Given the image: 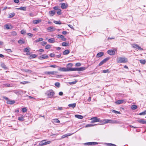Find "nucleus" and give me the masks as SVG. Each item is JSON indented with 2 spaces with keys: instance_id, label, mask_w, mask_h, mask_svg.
Segmentation results:
<instances>
[{
  "instance_id": "nucleus-1",
  "label": "nucleus",
  "mask_w": 146,
  "mask_h": 146,
  "mask_svg": "<svg viewBox=\"0 0 146 146\" xmlns=\"http://www.w3.org/2000/svg\"><path fill=\"white\" fill-rule=\"evenodd\" d=\"M117 62L118 63H125L128 62L127 58L123 57H119L117 59Z\"/></svg>"
},
{
  "instance_id": "nucleus-2",
  "label": "nucleus",
  "mask_w": 146,
  "mask_h": 146,
  "mask_svg": "<svg viewBox=\"0 0 146 146\" xmlns=\"http://www.w3.org/2000/svg\"><path fill=\"white\" fill-rule=\"evenodd\" d=\"M103 123H116V124L120 123L119 121H117L115 120H111L108 119H104Z\"/></svg>"
},
{
  "instance_id": "nucleus-3",
  "label": "nucleus",
  "mask_w": 146,
  "mask_h": 146,
  "mask_svg": "<svg viewBox=\"0 0 146 146\" xmlns=\"http://www.w3.org/2000/svg\"><path fill=\"white\" fill-rule=\"evenodd\" d=\"M54 92L52 90H48L45 93V94L50 98H52L53 96L54 95Z\"/></svg>"
},
{
  "instance_id": "nucleus-4",
  "label": "nucleus",
  "mask_w": 146,
  "mask_h": 146,
  "mask_svg": "<svg viewBox=\"0 0 146 146\" xmlns=\"http://www.w3.org/2000/svg\"><path fill=\"white\" fill-rule=\"evenodd\" d=\"M58 70L62 72H67L69 71H72V68H66L64 67H60L58 69Z\"/></svg>"
},
{
  "instance_id": "nucleus-5",
  "label": "nucleus",
  "mask_w": 146,
  "mask_h": 146,
  "mask_svg": "<svg viewBox=\"0 0 146 146\" xmlns=\"http://www.w3.org/2000/svg\"><path fill=\"white\" fill-rule=\"evenodd\" d=\"M46 140H44L41 141L39 143V145L40 146H42L50 144L51 142V141H47V142H46Z\"/></svg>"
},
{
  "instance_id": "nucleus-6",
  "label": "nucleus",
  "mask_w": 146,
  "mask_h": 146,
  "mask_svg": "<svg viewBox=\"0 0 146 146\" xmlns=\"http://www.w3.org/2000/svg\"><path fill=\"white\" fill-rule=\"evenodd\" d=\"M86 68L84 67H81L78 68H72V71H83L86 69Z\"/></svg>"
},
{
  "instance_id": "nucleus-7",
  "label": "nucleus",
  "mask_w": 146,
  "mask_h": 146,
  "mask_svg": "<svg viewBox=\"0 0 146 146\" xmlns=\"http://www.w3.org/2000/svg\"><path fill=\"white\" fill-rule=\"evenodd\" d=\"M58 73V72L56 71H50V72H48L46 71L44 72V73L45 74L47 75H54L56 74H57Z\"/></svg>"
},
{
  "instance_id": "nucleus-8",
  "label": "nucleus",
  "mask_w": 146,
  "mask_h": 146,
  "mask_svg": "<svg viewBox=\"0 0 146 146\" xmlns=\"http://www.w3.org/2000/svg\"><path fill=\"white\" fill-rule=\"evenodd\" d=\"M109 59L108 58H107L104 59L103 60L101 61L99 64L98 66H100L104 63H106Z\"/></svg>"
},
{
  "instance_id": "nucleus-9",
  "label": "nucleus",
  "mask_w": 146,
  "mask_h": 146,
  "mask_svg": "<svg viewBox=\"0 0 146 146\" xmlns=\"http://www.w3.org/2000/svg\"><path fill=\"white\" fill-rule=\"evenodd\" d=\"M126 101L125 100H117L115 101V103L116 104L119 105L121 104L124 102L125 103Z\"/></svg>"
},
{
  "instance_id": "nucleus-10",
  "label": "nucleus",
  "mask_w": 146,
  "mask_h": 146,
  "mask_svg": "<svg viewBox=\"0 0 146 146\" xmlns=\"http://www.w3.org/2000/svg\"><path fill=\"white\" fill-rule=\"evenodd\" d=\"M107 52L109 54L111 55H114L115 54V52L113 50H108Z\"/></svg>"
},
{
  "instance_id": "nucleus-11",
  "label": "nucleus",
  "mask_w": 146,
  "mask_h": 146,
  "mask_svg": "<svg viewBox=\"0 0 146 146\" xmlns=\"http://www.w3.org/2000/svg\"><path fill=\"white\" fill-rule=\"evenodd\" d=\"M137 121L140 123L146 124V121L144 120V119H139L137 120Z\"/></svg>"
},
{
  "instance_id": "nucleus-12",
  "label": "nucleus",
  "mask_w": 146,
  "mask_h": 146,
  "mask_svg": "<svg viewBox=\"0 0 146 146\" xmlns=\"http://www.w3.org/2000/svg\"><path fill=\"white\" fill-rule=\"evenodd\" d=\"M48 58V56L46 54H43L40 57V60H42L44 59L47 58Z\"/></svg>"
},
{
  "instance_id": "nucleus-13",
  "label": "nucleus",
  "mask_w": 146,
  "mask_h": 146,
  "mask_svg": "<svg viewBox=\"0 0 146 146\" xmlns=\"http://www.w3.org/2000/svg\"><path fill=\"white\" fill-rule=\"evenodd\" d=\"M98 118L96 117L92 118L90 120H92L91 122L94 123L98 122Z\"/></svg>"
},
{
  "instance_id": "nucleus-14",
  "label": "nucleus",
  "mask_w": 146,
  "mask_h": 146,
  "mask_svg": "<svg viewBox=\"0 0 146 146\" xmlns=\"http://www.w3.org/2000/svg\"><path fill=\"white\" fill-rule=\"evenodd\" d=\"M58 37H57L58 38H62V40L63 41H65L66 40V38L64 37V36H63L62 35H58Z\"/></svg>"
},
{
  "instance_id": "nucleus-15",
  "label": "nucleus",
  "mask_w": 146,
  "mask_h": 146,
  "mask_svg": "<svg viewBox=\"0 0 146 146\" xmlns=\"http://www.w3.org/2000/svg\"><path fill=\"white\" fill-rule=\"evenodd\" d=\"M67 4H66L65 3H62L61 4V7L62 9H66L67 8Z\"/></svg>"
},
{
  "instance_id": "nucleus-16",
  "label": "nucleus",
  "mask_w": 146,
  "mask_h": 146,
  "mask_svg": "<svg viewBox=\"0 0 146 146\" xmlns=\"http://www.w3.org/2000/svg\"><path fill=\"white\" fill-rule=\"evenodd\" d=\"M25 116L23 115H21V116L19 117V121H23L25 120L24 117Z\"/></svg>"
},
{
  "instance_id": "nucleus-17",
  "label": "nucleus",
  "mask_w": 146,
  "mask_h": 146,
  "mask_svg": "<svg viewBox=\"0 0 146 146\" xmlns=\"http://www.w3.org/2000/svg\"><path fill=\"white\" fill-rule=\"evenodd\" d=\"M74 133H72L71 134H70V133H67V134L64 135H63L61 137L62 138H64L66 137L70 136L71 135H72V134H73Z\"/></svg>"
},
{
  "instance_id": "nucleus-18",
  "label": "nucleus",
  "mask_w": 146,
  "mask_h": 146,
  "mask_svg": "<svg viewBox=\"0 0 146 146\" xmlns=\"http://www.w3.org/2000/svg\"><path fill=\"white\" fill-rule=\"evenodd\" d=\"M47 30L51 32L54 31L55 30V29L52 27H50L47 28Z\"/></svg>"
},
{
  "instance_id": "nucleus-19",
  "label": "nucleus",
  "mask_w": 146,
  "mask_h": 146,
  "mask_svg": "<svg viewBox=\"0 0 146 146\" xmlns=\"http://www.w3.org/2000/svg\"><path fill=\"white\" fill-rule=\"evenodd\" d=\"M41 19H39V20H34L33 21V24H37L40 22H41Z\"/></svg>"
},
{
  "instance_id": "nucleus-20",
  "label": "nucleus",
  "mask_w": 146,
  "mask_h": 146,
  "mask_svg": "<svg viewBox=\"0 0 146 146\" xmlns=\"http://www.w3.org/2000/svg\"><path fill=\"white\" fill-rule=\"evenodd\" d=\"M15 103V101L14 100L12 101L10 100H8L7 101V103L8 104H12Z\"/></svg>"
},
{
  "instance_id": "nucleus-21",
  "label": "nucleus",
  "mask_w": 146,
  "mask_h": 146,
  "mask_svg": "<svg viewBox=\"0 0 146 146\" xmlns=\"http://www.w3.org/2000/svg\"><path fill=\"white\" fill-rule=\"evenodd\" d=\"M48 41L50 43H54L55 42V39L54 38H50L48 40Z\"/></svg>"
},
{
  "instance_id": "nucleus-22",
  "label": "nucleus",
  "mask_w": 146,
  "mask_h": 146,
  "mask_svg": "<svg viewBox=\"0 0 146 146\" xmlns=\"http://www.w3.org/2000/svg\"><path fill=\"white\" fill-rule=\"evenodd\" d=\"M75 116L76 117L80 119H82L83 118V117L80 115H75Z\"/></svg>"
},
{
  "instance_id": "nucleus-23",
  "label": "nucleus",
  "mask_w": 146,
  "mask_h": 146,
  "mask_svg": "<svg viewBox=\"0 0 146 146\" xmlns=\"http://www.w3.org/2000/svg\"><path fill=\"white\" fill-rule=\"evenodd\" d=\"M104 55V53L102 52L98 53L97 55V57L98 58Z\"/></svg>"
},
{
  "instance_id": "nucleus-24",
  "label": "nucleus",
  "mask_w": 146,
  "mask_h": 146,
  "mask_svg": "<svg viewBox=\"0 0 146 146\" xmlns=\"http://www.w3.org/2000/svg\"><path fill=\"white\" fill-rule=\"evenodd\" d=\"M70 52V51L68 50H65L63 52V54L64 55H66L68 54Z\"/></svg>"
},
{
  "instance_id": "nucleus-25",
  "label": "nucleus",
  "mask_w": 146,
  "mask_h": 146,
  "mask_svg": "<svg viewBox=\"0 0 146 146\" xmlns=\"http://www.w3.org/2000/svg\"><path fill=\"white\" fill-rule=\"evenodd\" d=\"M49 13L51 16H53L55 13V12L54 11H49Z\"/></svg>"
},
{
  "instance_id": "nucleus-26",
  "label": "nucleus",
  "mask_w": 146,
  "mask_h": 146,
  "mask_svg": "<svg viewBox=\"0 0 146 146\" xmlns=\"http://www.w3.org/2000/svg\"><path fill=\"white\" fill-rule=\"evenodd\" d=\"M132 46L133 48H136V49H137L138 48L139 46L138 44H132Z\"/></svg>"
},
{
  "instance_id": "nucleus-27",
  "label": "nucleus",
  "mask_w": 146,
  "mask_h": 146,
  "mask_svg": "<svg viewBox=\"0 0 146 146\" xmlns=\"http://www.w3.org/2000/svg\"><path fill=\"white\" fill-rule=\"evenodd\" d=\"M30 48H26L24 49L23 51L24 52H29Z\"/></svg>"
},
{
  "instance_id": "nucleus-28",
  "label": "nucleus",
  "mask_w": 146,
  "mask_h": 146,
  "mask_svg": "<svg viewBox=\"0 0 146 146\" xmlns=\"http://www.w3.org/2000/svg\"><path fill=\"white\" fill-rule=\"evenodd\" d=\"M25 42V40L24 39H20L19 40V44H23Z\"/></svg>"
},
{
  "instance_id": "nucleus-29",
  "label": "nucleus",
  "mask_w": 146,
  "mask_h": 146,
  "mask_svg": "<svg viewBox=\"0 0 146 146\" xmlns=\"http://www.w3.org/2000/svg\"><path fill=\"white\" fill-rule=\"evenodd\" d=\"M76 106V104L75 103L69 104L68 105L69 107H72L73 108L75 107Z\"/></svg>"
},
{
  "instance_id": "nucleus-30",
  "label": "nucleus",
  "mask_w": 146,
  "mask_h": 146,
  "mask_svg": "<svg viewBox=\"0 0 146 146\" xmlns=\"http://www.w3.org/2000/svg\"><path fill=\"white\" fill-rule=\"evenodd\" d=\"M96 125V124H89L86 125V127H88L93 126Z\"/></svg>"
},
{
  "instance_id": "nucleus-31",
  "label": "nucleus",
  "mask_w": 146,
  "mask_h": 146,
  "mask_svg": "<svg viewBox=\"0 0 146 146\" xmlns=\"http://www.w3.org/2000/svg\"><path fill=\"white\" fill-rule=\"evenodd\" d=\"M62 45L63 46H69V44L66 42H63L62 43Z\"/></svg>"
},
{
  "instance_id": "nucleus-32",
  "label": "nucleus",
  "mask_w": 146,
  "mask_h": 146,
  "mask_svg": "<svg viewBox=\"0 0 146 146\" xmlns=\"http://www.w3.org/2000/svg\"><path fill=\"white\" fill-rule=\"evenodd\" d=\"M53 122L56 123H59L60 122V121L57 119H53Z\"/></svg>"
},
{
  "instance_id": "nucleus-33",
  "label": "nucleus",
  "mask_w": 146,
  "mask_h": 146,
  "mask_svg": "<svg viewBox=\"0 0 146 146\" xmlns=\"http://www.w3.org/2000/svg\"><path fill=\"white\" fill-rule=\"evenodd\" d=\"M1 66L3 68H4L5 70L7 69V68L6 67V66L4 64H1Z\"/></svg>"
},
{
  "instance_id": "nucleus-34",
  "label": "nucleus",
  "mask_w": 146,
  "mask_h": 146,
  "mask_svg": "<svg viewBox=\"0 0 146 146\" xmlns=\"http://www.w3.org/2000/svg\"><path fill=\"white\" fill-rule=\"evenodd\" d=\"M131 108L132 110H135L137 108V106L135 105H133L131 106Z\"/></svg>"
},
{
  "instance_id": "nucleus-35",
  "label": "nucleus",
  "mask_w": 146,
  "mask_h": 146,
  "mask_svg": "<svg viewBox=\"0 0 146 146\" xmlns=\"http://www.w3.org/2000/svg\"><path fill=\"white\" fill-rule=\"evenodd\" d=\"M27 109L26 108H22V111L23 113H25L27 112Z\"/></svg>"
},
{
  "instance_id": "nucleus-36",
  "label": "nucleus",
  "mask_w": 146,
  "mask_h": 146,
  "mask_svg": "<svg viewBox=\"0 0 146 146\" xmlns=\"http://www.w3.org/2000/svg\"><path fill=\"white\" fill-rule=\"evenodd\" d=\"M54 23L56 24H61V23L60 21H54Z\"/></svg>"
},
{
  "instance_id": "nucleus-37",
  "label": "nucleus",
  "mask_w": 146,
  "mask_h": 146,
  "mask_svg": "<svg viewBox=\"0 0 146 146\" xmlns=\"http://www.w3.org/2000/svg\"><path fill=\"white\" fill-rule=\"evenodd\" d=\"M140 62L143 64H144L145 63L146 61L144 60H140Z\"/></svg>"
},
{
  "instance_id": "nucleus-38",
  "label": "nucleus",
  "mask_w": 146,
  "mask_h": 146,
  "mask_svg": "<svg viewBox=\"0 0 146 146\" xmlns=\"http://www.w3.org/2000/svg\"><path fill=\"white\" fill-rule=\"evenodd\" d=\"M146 114V110H145L142 112L140 113L139 114L140 115H145Z\"/></svg>"
},
{
  "instance_id": "nucleus-39",
  "label": "nucleus",
  "mask_w": 146,
  "mask_h": 146,
  "mask_svg": "<svg viewBox=\"0 0 146 146\" xmlns=\"http://www.w3.org/2000/svg\"><path fill=\"white\" fill-rule=\"evenodd\" d=\"M15 15V13H12L9 15V18H11L13 17Z\"/></svg>"
},
{
  "instance_id": "nucleus-40",
  "label": "nucleus",
  "mask_w": 146,
  "mask_h": 146,
  "mask_svg": "<svg viewBox=\"0 0 146 146\" xmlns=\"http://www.w3.org/2000/svg\"><path fill=\"white\" fill-rule=\"evenodd\" d=\"M112 111L113 112V113H117V114H120L121 113L115 110H112Z\"/></svg>"
},
{
  "instance_id": "nucleus-41",
  "label": "nucleus",
  "mask_w": 146,
  "mask_h": 146,
  "mask_svg": "<svg viewBox=\"0 0 146 146\" xmlns=\"http://www.w3.org/2000/svg\"><path fill=\"white\" fill-rule=\"evenodd\" d=\"M26 9V7H23L19 8V9L23 10V11H25Z\"/></svg>"
},
{
  "instance_id": "nucleus-42",
  "label": "nucleus",
  "mask_w": 146,
  "mask_h": 146,
  "mask_svg": "<svg viewBox=\"0 0 146 146\" xmlns=\"http://www.w3.org/2000/svg\"><path fill=\"white\" fill-rule=\"evenodd\" d=\"M36 55L35 54H33L30 56V57L31 58H34L36 57Z\"/></svg>"
},
{
  "instance_id": "nucleus-43",
  "label": "nucleus",
  "mask_w": 146,
  "mask_h": 146,
  "mask_svg": "<svg viewBox=\"0 0 146 146\" xmlns=\"http://www.w3.org/2000/svg\"><path fill=\"white\" fill-rule=\"evenodd\" d=\"M55 85L58 88L60 87V84L59 82H57L55 84Z\"/></svg>"
},
{
  "instance_id": "nucleus-44",
  "label": "nucleus",
  "mask_w": 146,
  "mask_h": 146,
  "mask_svg": "<svg viewBox=\"0 0 146 146\" xmlns=\"http://www.w3.org/2000/svg\"><path fill=\"white\" fill-rule=\"evenodd\" d=\"M110 72L109 69L104 70H103V72L104 73H110Z\"/></svg>"
},
{
  "instance_id": "nucleus-45",
  "label": "nucleus",
  "mask_w": 146,
  "mask_h": 146,
  "mask_svg": "<svg viewBox=\"0 0 146 146\" xmlns=\"http://www.w3.org/2000/svg\"><path fill=\"white\" fill-rule=\"evenodd\" d=\"M61 9H58L57 12V14L58 15H61Z\"/></svg>"
},
{
  "instance_id": "nucleus-46",
  "label": "nucleus",
  "mask_w": 146,
  "mask_h": 146,
  "mask_svg": "<svg viewBox=\"0 0 146 146\" xmlns=\"http://www.w3.org/2000/svg\"><path fill=\"white\" fill-rule=\"evenodd\" d=\"M43 40V38H38L37 40H35V41H36V42L41 41H42Z\"/></svg>"
},
{
  "instance_id": "nucleus-47",
  "label": "nucleus",
  "mask_w": 146,
  "mask_h": 146,
  "mask_svg": "<svg viewBox=\"0 0 146 146\" xmlns=\"http://www.w3.org/2000/svg\"><path fill=\"white\" fill-rule=\"evenodd\" d=\"M5 51H7L9 53L11 52H12V51L11 50V49H5Z\"/></svg>"
},
{
  "instance_id": "nucleus-48",
  "label": "nucleus",
  "mask_w": 146,
  "mask_h": 146,
  "mask_svg": "<svg viewBox=\"0 0 146 146\" xmlns=\"http://www.w3.org/2000/svg\"><path fill=\"white\" fill-rule=\"evenodd\" d=\"M85 144L86 145H92V142L86 143H85Z\"/></svg>"
},
{
  "instance_id": "nucleus-49",
  "label": "nucleus",
  "mask_w": 146,
  "mask_h": 146,
  "mask_svg": "<svg viewBox=\"0 0 146 146\" xmlns=\"http://www.w3.org/2000/svg\"><path fill=\"white\" fill-rule=\"evenodd\" d=\"M10 26H9L8 25H5V27L7 29H10Z\"/></svg>"
},
{
  "instance_id": "nucleus-50",
  "label": "nucleus",
  "mask_w": 146,
  "mask_h": 146,
  "mask_svg": "<svg viewBox=\"0 0 146 146\" xmlns=\"http://www.w3.org/2000/svg\"><path fill=\"white\" fill-rule=\"evenodd\" d=\"M104 120H101V119H99L98 118V122H101V123H102L103 124H104L103 123H104Z\"/></svg>"
},
{
  "instance_id": "nucleus-51",
  "label": "nucleus",
  "mask_w": 146,
  "mask_h": 146,
  "mask_svg": "<svg viewBox=\"0 0 146 146\" xmlns=\"http://www.w3.org/2000/svg\"><path fill=\"white\" fill-rule=\"evenodd\" d=\"M107 145L109 146H116L115 145L111 143H108Z\"/></svg>"
},
{
  "instance_id": "nucleus-52",
  "label": "nucleus",
  "mask_w": 146,
  "mask_h": 146,
  "mask_svg": "<svg viewBox=\"0 0 146 146\" xmlns=\"http://www.w3.org/2000/svg\"><path fill=\"white\" fill-rule=\"evenodd\" d=\"M77 82L76 81H74L72 82H69V84H70V85L72 84H76Z\"/></svg>"
},
{
  "instance_id": "nucleus-53",
  "label": "nucleus",
  "mask_w": 146,
  "mask_h": 146,
  "mask_svg": "<svg viewBox=\"0 0 146 146\" xmlns=\"http://www.w3.org/2000/svg\"><path fill=\"white\" fill-rule=\"evenodd\" d=\"M25 71L26 72L31 73V70L28 69H26L25 70Z\"/></svg>"
},
{
  "instance_id": "nucleus-54",
  "label": "nucleus",
  "mask_w": 146,
  "mask_h": 146,
  "mask_svg": "<svg viewBox=\"0 0 146 146\" xmlns=\"http://www.w3.org/2000/svg\"><path fill=\"white\" fill-rule=\"evenodd\" d=\"M50 45L49 44H48L45 46V48L46 49H48L50 48Z\"/></svg>"
},
{
  "instance_id": "nucleus-55",
  "label": "nucleus",
  "mask_w": 146,
  "mask_h": 146,
  "mask_svg": "<svg viewBox=\"0 0 146 146\" xmlns=\"http://www.w3.org/2000/svg\"><path fill=\"white\" fill-rule=\"evenodd\" d=\"M47 44V42H46L43 41L41 42V44L42 46H44Z\"/></svg>"
},
{
  "instance_id": "nucleus-56",
  "label": "nucleus",
  "mask_w": 146,
  "mask_h": 146,
  "mask_svg": "<svg viewBox=\"0 0 146 146\" xmlns=\"http://www.w3.org/2000/svg\"><path fill=\"white\" fill-rule=\"evenodd\" d=\"M81 65V64L80 63H77L76 64V66H80Z\"/></svg>"
},
{
  "instance_id": "nucleus-57",
  "label": "nucleus",
  "mask_w": 146,
  "mask_h": 146,
  "mask_svg": "<svg viewBox=\"0 0 146 146\" xmlns=\"http://www.w3.org/2000/svg\"><path fill=\"white\" fill-rule=\"evenodd\" d=\"M73 65V64L72 63H69L68 64L67 66L68 67L70 66V67H72Z\"/></svg>"
},
{
  "instance_id": "nucleus-58",
  "label": "nucleus",
  "mask_w": 146,
  "mask_h": 146,
  "mask_svg": "<svg viewBox=\"0 0 146 146\" xmlns=\"http://www.w3.org/2000/svg\"><path fill=\"white\" fill-rule=\"evenodd\" d=\"M27 35L29 36H30L31 37H32L33 36V35L30 33H27Z\"/></svg>"
},
{
  "instance_id": "nucleus-59",
  "label": "nucleus",
  "mask_w": 146,
  "mask_h": 146,
  "mask_svg": "<svg viewBox=\"0 0 146 146\" xmlns=\"http://www.w3.org/2000/svg\"><path fill=\"white\" fill-rule=\"evenodd\" d=\"M21 34H24L25 33L26 31L25 30H22L21 31Z\"/></svg>"
},
{
  "instance_id": "nucleus-60",
  "label": "nucleus",
  "mask_w": 146,
  "mask_h": 146,
  "mask_svg": "<svg viewBox=\"0 0 146 146\" xmlns=\"http://www.w3.org/2000/svg\"><path fill=\"white\" fill-rule=\"evenodd\" d=\"M92 145H95L98 144L97 142H92Z\"/></svg>"
},
{
  "instance_id": "nucleus-61",
  "label": "nucleus",
  "mask_w": 146,
  "mask_h": 146,
  "mask_svg": "<svg viewBox=\"0 0 146 146\" xmlns=\"http://www.w3.org/2000/svg\"><path fill=\"white\" fill-rule=\"evenodd\" d=\"M54 56H55V54L53 53H51V54H50V56L51 57H53Z\"/></svg>"
},
{
  "instance_id": "nucleus-62",
  "label": "nucleus",
  "mask_w": 146,
  "mask_h": 146,
  "mask_svg": "<svg viewBox=\"0 0 146 146\" xmlns=\"http://www.w3.org/2000/svg\"><path fill=\"white\" fill-rule=\"evenodd\" d=\"M68 25L70 28H71L72 29H74L73 26L72 25Z\"/></svg>"
},
{
  "instance_id": "nucleus-63",
  "label": "nucleus",
  "mask_w": 146,
  "mask_h": 146,
  "mask_svg": "<svg viewBox=\"0 0 146 146\" xmlns=\"http://www.w3.org/2000/svg\"><path fill=\"white\" fill-rule=\"evenodd\" d=\"M16 34L17 33L15 31H13L12 33V35H16Z\"/></svg>"
},
{
  "instance_id": "nucleus-64",
  "label": "nucleus",
  "mask_w": 146,
  "mask_h": 146,
  "mask_svg": "<svg viewBox=\"0 0 146 146\" xmlns=\"http://www.w3.org/2000/svg\"><path fill=\"white\" fill-rule=\"evenodd\" d=\"M59 95L60 96H62L63 95V93L62 92H60L59 93Z\"/></svg>"
}]
</instances>
